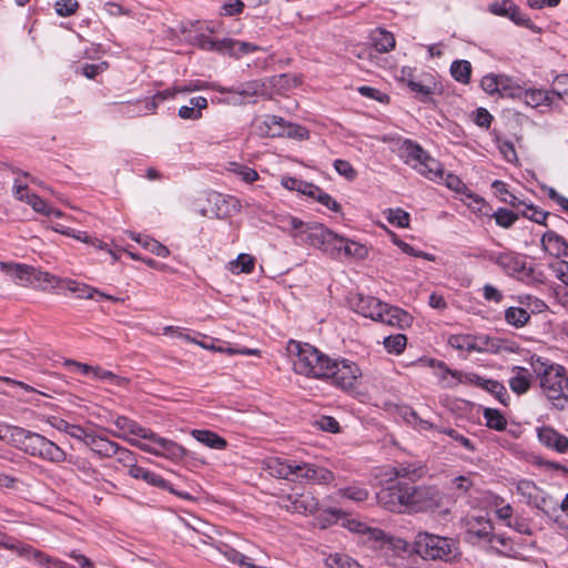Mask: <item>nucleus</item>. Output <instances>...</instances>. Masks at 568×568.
I'll use <instances>...</instances> for the list:
<instances>
[{
	"label": "nucleus",
	"mask_w": 568,
	"mask_h": 568,
	"mask_svg": "<svg viewBox=\"0 0 568 568\" xmlns=\"http://www.w3.org/2000/svg\"><path fill=\"white\" fill-rule=\"evenodd\" d=\"M379 506L397 514L435 511L443 506L444 494L434 486H414L398 480L376 494Z\"/></svg>",
	"instance_id": "obj_1"
},
{
	"label": "nucleus",
	"mask_w": 568,
	"mask_h": 568,
	"mask_svg": "<svg viewBox=\"0 0 568 568\" xmlns=\"http://www.w3.org/2000/svg\"><path fill=\"white\" fill-rule=\"evenodd\" d=\"M530 364L546 398L555 408L565 409L568 404V377L565 368L539 356H531Z\"/></svg>",
	"instance_id": "obj_2"
},
{
	"label": "nucleus",
	"mask_w": 568,
	"mask_h": 568,
	"mask_svg": "<svg viewBox=\"0 0 568 568\" xmlns=\"http://www.w3.org/2000/svg\"><path fill=\"white\" fill-rule=\"evenodd\" d=\"M287 351L296 374L310 378L326 379L332 358L307 343L290 341Z\"/></svg>",
	"instance_id": "obj_3"
},
{
	"label": "nucleus",
	"mask_w": 568,
	"mask_h": 568,
	"mask_svg": "<svg viewBox=\"0 0 568 568\" xmlns=\"http://www.w3.org/2000/svg\"><path fill=\"white\" fill-rule=\"evenodd\" d=\"M278 222L280 227L290 233L297 243L312 245L322 252L325 245L334 240V232L320 223H304L291 215L283 216Z\"/></svg>",
	"instance_id": "obj_4"
},
{
	"label": "nucleus",
	"mask_w": 568,
	"mask_h": 568,
	"mask_svg": "<svg viewBox=\"0 0 568 568\" xmlns=\"http://www.w3.org/2000/svg\"><path fill=\"white\" fill-rule=\"evenodd\" d=\"M415 544L417 554L424 559L453 562L462 555L457 540L429 532H419Z\"/></svg>",
	"instance_id": "obj_5"
},
{
	"label": "nucleus",
	"mask_w": 568,
	"mask_h": 568,
	"mask_svg": "<svg viewBox=\"0 0 568 568\" xmlns=\"http://www.w3.org/2000/svg\"><path fill=\"white\" fill-rule=\"evenodd\" d=\"M398 155L406 164L429 180L442 179L444 175L440 163L410 140L403 141L398 149Z\"/></svg>",
	"instance_id": "obj_6"
},
{
	"label": "nucleus",
	"mask_w": 568,
	"mask_h": 568,
	"mask_svg": "<svg viewBox=\"0 0 568 568\" xmlns=\"http://www.w3.org/2000/svg\"><path fill=\"white\" fill-rule=\"evenodd\" d=\"M516 491L525 504L540 510L547 517H552L559 509V501L532 480H518Z\"/></svg>",
	"instance_id": "obj_7"
},
{
	"label": "nucleus",
	"mask_w": 568,
	"mask_h": 568,
	"mask_svg": "<svg viewBox=\"0 0 568 568\" xmlns=\"http://www.w3.org/2000/svg\"><path fill=\"white\" fill-rule=\"evenodd\" d=\"M490 262L497 264L507 275L521 281H535V271L528 265L526 256L506 250L500 252H488L485 255Z\"/></svg>",
	"instance_id": "obj_8"
},
{
	"label": "nucleus",
	"mask_w": 568,
	"mask_h": 568,
	"mask_svg": "<svg viewBox=\"0 0 568 568\" xmlns=\"http://www.w3.org/2000/svg\"><path fill=\"white\" fill-rule=\"evenodd\" d=\"M437 366L444 373L442 377L443 381L447 379V375L453 378V381H448L446 383V386H455L457 384L477 385L478 387L494 394L501 403H505L503 396H507V390L501 383L484 378L475 373L453 371L443 362H439Z\"/></svg>",
	"instance_id": "obj_9"
},
{
	"label": "nucleus",
	"mask_w": 568,
	"mask_h": 568,
	"mask_svg": "<svg viewBox=\"0 0 568 568\" xmlns=\"http://www.w3.org/2000/svg\"><path fill=\"white\" fill-rule=\"evenodd\" d=\"M133 446H136L141 450L159 456L164 457L171 460H180L184 458L186 455V450L179 445L178 443L166 439L164 437L159 436L156 433L150 429L145 439L149 443H143L139 439H129L126 438Z\"/></svg>",
	"instance_id": "obj_10"
},
{
	"label": "nucleus",
	"mask_w": 568,
	"mask_h": 568,
	"mask_svg": "<svg viewBox=\"0 0 568 568\" xmlns=\"http://www.w3.org/2000/svg\"><path fill=\"white\" fill-rule=\"evenodd\" d=\"M362 376V371L358 365L348 359L333 361L329 365V373L326 379L345 390H351L356 387L358 379Z\"/></svg>",
	"instance_id": "obj_11"
},
{
	"label": "nucleus",
	"mask_w": 568,
	"mask_h": 568,
	"mask_svg": "<svg viewBox=\"0 0 568 568\" xmlns=\"http://www.w3.org/2000/svg\"><path fill=\"white\" fill-rule=\"evenodd\" d=\"M7 433H10L21 449L33 457H40L49 442L44 436L18 426L7 427Z\"/></svg>",
	"instance_id": "obj_12"
},
{
	"label": "nucleus",
	"mask_w": 568,
	"mask_h": 568,
	"mask_svg": "<svg viewBox=\"0 0 568 568\" xmlns=\"http://www.w3.org/2000/svg\"><path fill=\"white\" fill-rule=\"evenodd\" d=\"M349 528L356 532L367 535L368 540L378 544L382 549H393L396 552L406 551L407 542L403 538L388 536L383 530L367 527L362 523H354Z\"/></svg>",
	"instance_id": "obj_13"
},
{
	"label": "nucleus",
	"mask_w": 568,
	"mask_h": 568,
	"mask_svg": "<svg viewBox=\"0 0 568 568\" xmlns=\"http://www.w3.org/2000/svg\"><path fill=\"white\" fill-rule=\"evenodd\" d=\"M333 479L334 474L325 467L295 462L292 481L323 485L329 484Z\"/></svg>",
	"instance_id": "obj_14"
},
{
	"label": "nucleus",
	"mask_w": 568,
	"mask_h": 568,
	"mask_svg": "<svg viewBox=\"0 0 568 568\" xmlns=\"http://www.w3.org/2000/svg\"><path fill=\"white\" fill-rule=\"evenodd\" d=\"M281 507L291 513L312 515L320 507L318 499L310 491L288 495L282 498Z\"/></svg>",
	"instance_id": "obj_15"
},
{
	"label": "nucleus",
	"mask_w": 568,
	"mask_h": 568,
	"mask_svg": "<svg viewBox=\"0 0 568 568\" xmlns=\"http://www.w3.org/2000/svg\"><path fill=\"white\" fill-rule=\"evenodd\" d=\"M349 303L356 313L364 317L372 318L373 321H377V318L382 316V311L387 310L386 303L374 296H364L362 294L352 297Z\"/></svg>",
	"instance_id": "obj_16"
},
{
	"label": "nucleus",
	"mask_w": 568,
	"mask_h": 568,
	"mask_svg": "<svg viewBox=\"0 0 568 568\" xmlns=\"http://www.w3.org/2000/svg\"><path fill=\"white\" fill-rule=\"evenodd\" d=\"M537 437L540 444L558 454L568 452V437L557 432L554 427L544 425L537 427Z\"/></svg>",
	"instance_id": "obj_17"
},
{
	"label": "nucleus",
	"mask_w": 568,
	"mask_h": 568,
	"mask_svg": "<svg viewBox=\"0 0 568 568\" xmlns=\"http://www.w3.org/2000/svg\"><path fill=\"white\" fill-rule=\"evenodd\" d=\"M445 182L448 189L460 193L470 200L467 204L474 212L488 215V212L484 210L486 206L484 199L473 193L458 176L448 174Z\"/></svg>",
	"instance_id": "obj_18"
},
{
	"label": "nucleus",
	"mask_w": 568,
	"mask_h": 568,
	"mask_svg": "<svg viewBox=\"0 0 568 568\" xmlns=\"http://www.w3.org/2000/svg\"><path fill=\"white\" fill-rule=\"evenodd\" d=\"M82 442L100 457L110 458L118 452V444L115 442L92 432H88Z\"/></svg>",
	"instance_id": "obj_19"
},
{
	"label": "nucleus",
	"mask_w": 568,
	"mask_h": 568,
	"mask_svg": "<svg viewBox=\"0 0 568 568\" xmlns=\"http://www.w3.org/2000/svg\"><path fill=\"white\" fill-rule=\"evenodd\" d=\"M0 271L18 285L26 286L32 284L33 267L29 265L0 262Z\"/></svg>",
	"instance_id": "obj_20"
},
{
	"label": "nucleus",
	"mask_w": 568,
	"mask_h": 568,
	"mask_svg": "<svg viewBox=\"0 0 568 568\" xmlns=\"http://www.w3.org/2000/svg\"><path fill=\"white\" fill-rule=\"evenodd\" d=\"M13 192L18 200L24 201L31 205L36 212L45 216L51 215V206H49L48 203L38 195L30 193L27 185H22L16 181L13 185Z\"/></svg>",
	"instance_id": "obj_21"
},
{
	"label": "nucleus",
	"mask_w": 568,
	"mask_h": 568,
	"mask_svg": "<svg viewBox=\"0 0 568 568\" xmlns=\"http://www.w3.org/2000/svg\"><path fill=\"white\" fill-rule=\"evenodd\" d=\"M129 474L131 477H133L135 479L144 480L149 485H152V486H155L159 488H163V489H168L171 493H173L182 498H189L187 494H181V493L175 491L165 479H163L161 476H159L155 473L150 471L143 467H140V466L132 467L131 469H129Z\"/></svg>",
	"instance_id": "obj_22"
},
{
	"label": "nucleus",
	"mask_w": 568,
	"mask_h": 568,
	"mask_svg": "<svg viewBox=\"0 0 568 568\" xmlns=\"http://www.w3.org/2000/svg\"><path fill=\"white\" fill-rule=\"evenodd\" d=\"M532 376L528 368L521 366H513L508 384L510 389L517 394H526L531 386Z\"/></svg>",
	"instance_id": "obj_23"
},
{
	"label": "nucleus",
	"mask_w": 568,
	"mask_h": 568,
	"mask_svg": "<svg viewBox=\"0 0 568 568\" xmlns=\"http://www.w3.org/2000/svg\"><path fill=\"white\" fill-rule=\"evenodd\" d=\"M381 315L382 316L377 318V322L399 328L409 326L412 322V317L407 312L399 307L392 306L388 304L387 310H383Z\"/></svg>",
	"instance_id": "obj_24"
},
{
	"label": "nucleus",
	"mask_w": 568,
	"mask_h": 568,
	"mask_svg": "<svg viewBox=\"0 0 568 568\" xmlns=\"http://www.w3.org/2000/svg\"><path fill=\"white\" fill-rule=\"evenodd\" d=\"M541 244L549 254L568 257V242L556 232H546L541 237Z\"/></svg>",
	"instance_id": "obj_25"
},
{
	"label": "nucleus",
	"mask_w": 568,
	"mask_h": 568,
	"mask_svg": "<svg viewBox=\"0 0 568 568\" xmlns=\"http://www.w3.org/2000/svg\"><path fill=\"white\" fill-rule=\"evenodd\" d=\"M369 39L378 53L389 52L396 44L394 34L383 28L373 30Z\"/></svg>",
	"instance_id": "obj_26"
},
{
	"label": "nucleus",
	"mask_w": 568,
	"mask_h": 568,
	"mask_svg": "<svg viewBox=\"0 0 568 568\" xmlns=\"http://www.w3.org/2000/svg\"><path fill=\"white\" fill-rule=\"evenodd\" d=\"M389 480L409 479L419 480L424 476V468L417 464H399L390 469Z\"/></svg>",
	"instance_id": "obj_27"
},
{
	"label": "nucleus",
	"mask_w": 568,
	"mask_h": 568,
	"mask_svg": "<svg viewBox=\"0 0 568 568\" xmlns=\"http://www.w3.org/2000/svg\"><path fill=\"white\" fill-rule=\"evenodd\" d=\"M190 105H182L179 109V116L183 120H200L202 111L207 108V100L204 97H194L189 101Z\"/></svg>",
	"instance_id": "obj_28"
},
{
	"label": "nucleus",
	"mask_w": 568,
	"mask_h": 568,
	"mask_svg": "<svg viewBox=\"0 0 568 568\" xmlns=\"http://www.w3.org/2000/svg\"><path fill=\"white\" fill-rule=\"evenodd\" d=\"M295 460H282L280 458H272L267 462V469L272 476L292 480L294 476Z\"/></svg>",
	"instance_id": "obj_29"
},
{
	"label": "nucleus",
	"mask_w": 568,
	"mask_h": 568,
	"mask_svg": "<svg viewBox=\"0 0 568 568\" xmlns=\"http://www.w3.org/2000/svg\"><path fill=\"white\" fill-rule=\"evenodd\" d=\"M523 100L527 105L537 108L539 105L551 104L554 102V97L551 90L545 91L540 89H529L524 91Z\"/></svg>",
	"instance_id": "obj_30"
},
{
	"label": "nucleus",
	"mask_w": 568,
	"mask_h": 568,
	"mask_svg": "<svg viewBox=\"0 0 568 568\" xmlns=\"http://www.w3.org/2000/svg\"><path fill=\"white\" fill-rule=\"evenodd\" d=\"M192 436L200 443L213 449H224L227 442L216 433L207 429H194Z\"/></svg>",
	"instance_id": "obj_31"
},
{
	"label": "nucleus",
	"mask_w": 568,
	"mask_h": 568,
	"mask_svg": "<svg viewBox=\"0 0 568 568\" xmlns=\"http://www.w3.org/2000/svg\"><path fill=\"white\" fill-rule=\"evenodd\" d=\"M114 425L119 430L123 432L124 434H130L141 439H145L148 433L150 432L149 428L142 427L136 422L125 416L116 417V419L114 420Z\"/></svg>",
	"instance_id": "obj_32"
},
{
	"label": "nucleus",
	"mask_w": 568,
	"mask_h": 568,
	"mask_svg": "<svg viewBox=\"0 0 568 568\" xmlns=\"http://www.w3.org/2000/svg\"><path fill=\"white\" fill-rule=\"evenodd\" d=\"M62 281L63 278H60L53 274L33 268L32 284L38 283V287L42 291L60 288Z\"/></svg>",
	"instance_id": "obj_33"
},
{
	"label": "nucleus",
	"mask_w": 568,
	"mask_h": 568,
	"mask_svg": "<svg viewBox=\"0 0 568 568\" xmlns=\"http://www.w3.org/2000/svg\"><path fill=\"white\" fill-rule=\"evenodd\" d=\"M50 424L52 427H54L59 432H63V433L68 434L69 436L73 437L75 439H79L81 442L83 440V438H85V435L88 433V430L85 428H83L82 426L71 424V423H69L62 418H58V417H53L50 420Z\"/></svg>",
	"instance_id": "obj_34"
},
{
	"label": "nucleus",
	"mask_w": 568,
	"mask_h": 568,
	"mask_svg": "<svg viewBox=\"0 0 568 568\" xmlns=\"http://www.w3.org/2000/svg\"><path fill=\"white\" fill-rule=\"evenodd\" d=\"M61 288H65L67 291L75 294L78 297L87 300L94 298L95 293H98L97 288L71 278H63Z\"/></svg>",
	"instance_id": "obj_35"
},
{
	"label": "nucleus",
	"mask_w": 568,
	"mask_h": 568,
	"mask_svg": "<svg viewBox=\"0 0 568 568\" xmlns=\"http://www.w3.org/2000/svg\"><path fill=\"white\" fill-rule=\"evenodd\" d=\"M261 48L251 42H244L227 38L226 53L233 58H241L242 55L254 53Z\"/></svg>",
	"instance_id": "obj_36"
},
{
	"label": "nucleus",
	"mask_w": 568,
	"mask_h": 568,
	"mask_svg": "<svg viewBox=\"0 0 568 568\" xmlns=\"http://www.w3.org/2000/svg\"><path fill=\"white\" fill-rule=\"evenodd\" d=\"M131 239L156 256L168 257L170 254V251L166 246L146 235L131 233Z\"/></svg>",
	"instance_id": "obj_37"
},
{
	"label": "nucleus",
	"mask_w": 568,
	"mask_h": 568,
	"mask_svg": "<svg viewBox=\"0 0 568 568\" xmlns=\"http://www.w3.org/2000/svg\"><path fill=\"white\" fill-rule=\"evenodd\" d=\"M450 74L456 81L463 84L469 83L471 75L470 62L467 60L454 61L450 65Z\"/></svg>",
	"instance_id": "obj_38"
},
{
	"label": "nucleus",
	"mask_w": 568,
	"mask_h": 568,
	"mask_svg": "<svg viewBox=\"0 0 568 568\" xmlns=\"http://www.w3.org/2000/svg\"><path fill=\"white\" fill-rule=\"evenodd\" d=\"M216 91L224 93V92H234L232 89H225V88H215ZM263 89V84L260 81H251L244 83L240 90H236L235 93L241 97L240 102H243L247 98H252L254 95H257Z\"/></svg>",
	"instance_id": "obj_39"
},
{
	"label": "nucleus",
	"mask_w": 568,
	"mask_h": 568,
	"mask_svg": "<svg viewBox=\"0 0 568 568\" xmlns=\"http://www.w3.org/2000/svg\"><path fill=\"white\" fill-rule=\"evenodd\" d=\"M255 258L250 255L242 253L234 261L230 262L229 270L233 274L251 273L254 270Z\"/></svg>",
	"instance_id": "obj_40"
},
{
	"label": "nucleus",
	"mask_w": 568,
	"mask_h": 568,
	"mask_svg": "<svg viewBox=\"0 0 568 568\" xmlns=\"http://www.w3.org/2000/svg\"><path fill=\"white\" fill-rule=\"evenodd\" d=\"M195 43L202 50L226 53L227 38L213 40L205 34H200L195 38Z\"/></svg>",
	"instance_id": "obj_41"
},
{
	"label": "nucleus",
	"mask_w": 568,
	"mask_h": 568,
	"mask_svg": "<svg viewBox=\"0 0 568 568\" xmlns=\"http://www.w3.org/2000/svg\"><path fill=\"white\" fill-rule=\"evenodd\" d=\"M506 322L517 328L524 327L530 320V314L523 307H509L505 311Z\"/></svg>",
	"instance_id": "obj_42"
},
{
	"label": "nucleus",
	"mask_w": 568,
	"mask_h": 568,
	"mask_svg": "<svg viewBox=\"0 0 568 568\" xmlns=\"http://www.w3.org/2000/svg\"><path fill=\"white\" fill-rule=\"evenodd\" d=\"M265 130L264 133L267 136H284L287 123L281 116L267 115L264 120Z\"/></svg>",
	"instance_id": "obj_43"
},
{
	"label": "nucleus",
	"mask_w": 568,
	"mask_h": 568,
	"mask_svg": "<svg viewBox=\"0 0 568 568\" xmlns=\"http://www.w3.org/2000/svg\"><path fill=\"white\" fill-rule=\"evenodd\" d=\"M39 458L51 463L60 464L65 462L67 454L60 446H58L55 443L49 439Z\"/></svg>",
	"instance_id": "obj_44"
},
{
	"label": "nucleus",
	"mask_w": 568,
	"mask_h": 568,
	"mask_svg": "<svg viewBox=\"0 0 568 568\" xmlns=\"http://www.w3.org/2000/svg\"><path fill=\"white\" fill-rule=\"evenodd\" d=\"M484 418L487 427L498 432L506 429L507 420L498 409L486 408L484 410Z\"/></svg>",
	"instance_id": "obj_45"
},
{
	"label": "nucleus",
	"mask_w": 568,
	"mask_h": 568,
	"mask_svg": "<svg viewBox=\"0 0 568 568\" xmlns=\"http://www.w3.org/2000/svg\"><path fill=\"white\" fill-rule=\"evenodd\" d=\"M229 171L239 176L245 183H253L258 180V173L254 169L244 164L231 162L229 164Z\"/></svg>",
	"instance_id": "obj_46"
},
{
	"label": "nucleus",
	"mask_w": 568,
	"mask_h": 568,
	"mask_svg": "<svg viewBox=\"0 0 568 568\" xmlns=\"http://www.w3.org/2000/svg\"><path fill=\"white\" fill-rule=\"evenodd\" d=\"M222 554L230 562L239 565L240 568H248L250 566H254L247 556L241 554L239 550L232 547L224 546Z\"/></svg>",
	"instance_id": "obj_47"
},
{
	"label": "nucleus",
	"mask_w": 568,
	"mask_h": 568,
	"mask_svg": "<svg viewBox=\"0 0 568 568\" xmlns=\"http://www.w3.org/2000/svg\"><path fill=\"white\" fill-rule=\"evenodd\" d=\"M551 93L552 97L568 103V74H560L555 78L551 83Z\"/></svg>",
	"instance_id": "obj_48"
},
{
	"label": "nucleus",
	"mask_w": 568,
	"mask_h": 568,
	"mask_svg": "<svg viewBox=\"0 0 568 568\" xmlns=\"http://www.w3.org/2000/svg\"><path fill=\"white\" fill-rule=\"evenodd\" d=\"M387 221L397 227H408L410 216L402 209H388L385 212Z\"/></svg>",
	"instance_id": "obj_49"
},
{
	"label": "nucleus",
	"mask_w": 568,
	"mask_h": 568,
	"mask_svg": "<svg viewBox=\"0 0 568 568\" xmlns=\"http://www.w3.org/2000/svg\"><path fill=\"white\" fill-rule=\"evenodd\" d=\"M337 494L341 497L354 500V501H364L368 498V490L364 487L359 486H348L345 488H339Z\"/></svg>",
	"instance_id": "obj_50"
},
{
	"label": "nucleus",
	"mask_w": 568,
	"mask_h": 568,
	"mask_svg": "<svg viewBox=\"0 0 568 568\" xmlns=\"http://www.w3.org/2000/svg\"><path fill=\"white\" fill-rule=\"evenodd\" d=\"M407 343L404 334L390 335L384 338V346L388 353L400 354Z\"/></svg>",
	"instance_id": "obj_51"
},
{
	"label": "nucleus",
	"mask_w": 568,
	"mask_h": 568,
	"mask_svg": "<svg viewBox=\"0 0 568 568\" xmlns=\"http://www.w3.org/2000/svg\"><path fill=\"white\" fill-rule=\"evenodd\" d=\"M328 568H363L357 561L344 555H332L327 558Z\"/></svg>",
	"instance_id": "obj_52"
},
{
	"label": "nucleus",
	"mask_w": 568,
	"mask_h": 568,
	"mask_svg": "<svg viewBox=\"0 0 568 568\" xmlns=\"http://www.w3.org/2000/svg\"><path fill=\"white\" fill-rule=\"evenodd\" d=\"M483 90L489 94L499 93L503 85V78L495 74H487L480 81Z\"/></svg>",
	"instance_id": "obj_53"
},
{
	"label": "nucleus",
	"mask_w": 568,
	"mask_h": 568,
	"mask_svg": "<svg viewBox=\"0 0 568 568\" xmlns=\"http://www.w3.org/2000/svg\"><path fill=\"white\" fill-rule=\"evenodd\" d=\"M448 343L452 347L460 351L470 352L477 348L470 335H452Z\"/></svg>",
	"instance_id": "obj_54"
},
{
	"label": "nucleus",
	"mask_w": 568,
	"mask_h": 568,
	"mask_svg": "<svg viewBox=\"0 0 568 568\" xmlns=\"http://www.w3.org/2000/svg\"><path fill=\"white\" fill-rule=\"evenodd\" d=\"M491 216L495 219L497 225L504 229L510 227L517 221L518 217L517 214L504 207L498 209L496 212L493 213Z\"/></svg>",
	"instance_id": "obj_55"
},
{
	"label": "nucleus",
	"mask_w": 568,
	"mask_h": 568,
	"mask_svg": "<svg viewBox=\"0 0 568 568\" xmlns=\"http://www.w3.org/2000/svg\"><path fill=\"white\" fill-rule=\"evenodd\" d=\"M345 237L334 233V240L326 244L323 252L333 258H338L344 254Z\"/></svg>",
	"instance_id": "obj_56"
},
{
	"label": "nucleus",
	"mask_w": 568,
	"mask_h": 568,
	"mask_svg": "<svg viewBox=\"0 0 568 568\" xmlns=\"http://www.w3.org/2000/svg\"><path fill=\"white\" fill-rule=\"evenodd\" d=\"M92 375L95 379L109 382L112 385H122V383L125 382V379L116 376L111 371H106L99 366H93Z\"/></svg>",
	"instance_id": "obj_57"
},
{
	"label": "nucleus",
	"mask_w": 568,
	"mask_h": 568,
	"mask_svg": "<svg viewBox=\"0 0 568 568\" xmlns=\"http://www.w3.org/2000/svg\"><path fill=\"white\" fill-rule=\"evenodd\" d=\"M334 169L339 175L344 176L348 181H354L357 178V171L346 160H335Z\"/></svg>",
	"instance_id": "obj_58"
},
{
	"label": "nucleus",
	"mask_w": 568,
	"mask_h": 568,
	"mask_svg": "<svg viewBox=\"0 0 568 568\" xmlns=\"http://www.w3.org/2000/svg\"><path fill=\"white\" fill-rule=\"evenodd\" d=\"M343 255L348 256V257L353 256V257L364 258L367 255V248L364 245H362L355 241L345 239Z\"/></svg>",
	"instance_id": "obj_59"
},
{
	"label": "nucleus",
	"mask_w": 568,
	"mask_h": 568,
	"mask_svg": "<svg viewBox=\"0 0 568 568\" xmlns=\"http://www.w3.org/2000/svg\"><path fill=\"white\" fill-rule=\"evenodd\" d=\"M491 530H493V527H491L490 523L486 521L478 529L469 528L467 530V534L470 537V539H476L478 541H484V542L488 544L489 539L493 535Z\"/></svg>",
	"instance_id": "obj_60"
},
{
	"label": "nucleus",
	"mask_w": 568,
	"mask_h": 568,
	"mask_svg": "<svg viewBox=\"0 0 568 568\" xmlns=\"http://www.w3.org/2000/svg\"><path fill=\"white\" fill-rule=\"evenodd\" d=\"M524 210L521 211L523 216L538 223V224H545L547 216L549 215L548 212H545L542 210H539L538 207L534 205L524 204Z\"/></svg>",
	"instance_id": "obj_61"
},
{
	"label": "nucleus",
	"mask_w": 568,
	"mask_h": 568,
	"mask_svg": "<svg viewBox=\"0 0 568 568\" xmlns=\"http://www.w3.org/2000/svg\"><path fill=\"white\" fill-rule=\"evenodd\" d=\"M79 2L77 0H58L55 11L61 17H70L77 12Z\"/></svg>",
	"instance_id": "obj_62"
},
{
	"label": "nucleus",
	"mask_w": 568,
	"mask_h": 568,
	"mask_svg": "<svg viewBox=\"0 0 568 568\" xmlns=\"http://www.w3.org/2000/svg\"><path fill=\"white\" fill-rule=\"evenodd\" d=\"M439 432L448 435L452 439H454L456 443H458L459 445L465 447L467 450H469V452L475 450V446L471 443V440L469 438H467L466 436L459 434L456 429L444 428V429H440Z\"/></svg>",
	"instance_id": "obj_63"
},
{
	"label": "nucleus",
	"mask_w": 568,
	"mask_h": 568,
	"mask_svg": "<svg viewBox=\"0 0 568 568\" xmlns=\"http://www.w3.org/2000/svg\"><path fill=\"white\" fill-rule=\"evenodd\" d=\"M315 425L325 432L336 434L339 432L338 422L332 416H321L315 420Z\"/></svg>",
	"instance_id": "obj_64"
}]
</instances>
